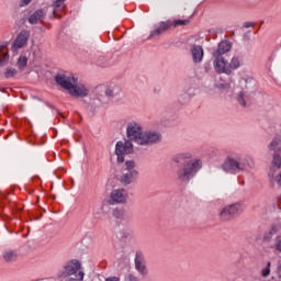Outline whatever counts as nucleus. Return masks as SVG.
Segmentation results:
<instances>
[{"label":"nucleus","mask_w":281,"mask_h":281,"mask_svg":"<svg viewBox=\"0 0 281 281\" xmlns=\"http://www.w3.org/2000/svg\"><path fill=\"white\" fill-rule=\"evenodd\" d=\"M272 165L274 168H281V157L278 154H274Z\"/></svg>","instance_id":"aec40b11"},{"label":"nucleus","mask_w":281,"mask_h":281,"mask_svg":"<svg viewBox=\"0 0 281 281\" xmlns=\"http://www.w3.org/2000/svg\"><path fill=\"white\" fill-rule=\"evenodd\" d=\"M239 212L240 206L238 204L228 205L221 211L220 218L221 221H232Z\"/></svg>","instance_id":"6e6552de"},{"label":"nucleus","mask_w":281,"mask_h":281,"mask_svg":"<svg viewBox=\"0 0 281 281\" xmlns=\"http://www.w3.org/2000/svg\"><path fill=\"white\" fill-rule=\"evenodd\" d=\"M274 249H277V251H281V237H277L274 243Z\"/></svg>","instance_id":"bb28decb"},{"label":"nucleus","mask_w":281,"mask_h":281,"mask_svg":"<svg viewBox=\"0 0 281 281\" xmlns=\"http://www.w3.org/2000/svg\"><path fill=\"white\" fill-rule=\"evenodd\" d=\"M125 170L123 175L120 177V181L123 186H131V183L137 181V177H139V172L135 169V161L127 160L125 162Z\"/></svg>","instance_id":"39448f33"},{"label":"nucleus","mask_w":281,"mask_h":281,"mask_svg":"<svg viewBox=\"0 0 281 281\" xmlns=\"http://www.w3.org/2000/svg\"><path fill=\"white\" fill-rule=\"evenodd\" d=\"M214 68L217 74H227L229 76V64L222 56H215Z\"/></svg>","instance_id":"9b49d317"},{"label":"nucleus","mask_w":281,"mask_h":281,"mask_svg":"<svg viewBox=\"0 0 281 281\" xmlns=\"http://www.w3.org/2000/svg\"><path fill=\"white\" fill-rule=\"evenodd\" d=\"M190 24V20H176L172 22V26L177 27L179 25H189Z\"/></svg>","instance_id":"4be33fe9"},{"label":"nucleus","mask_w":281,"mask_h":281,"mask_svg":"<svg viewBox=\"0 0 281 281\" xmlns=\"http://www.w3.org/2000/svg\"><path fill=\"white\" fill-rule=\"evenodd\" d=\"M105 281H120V277H110L106 278Z\"/></svg>","instance_id":"c85d7f7f"},{"label":"nucleus","mask_w":281,"mask_h":281,"mask_svg":"<svg viewBox=\"0 0 281 281\" xmlns=\"http://www.w3.org/2000/svg\"><path fill=\"white\" fill-rule=\"evenodd\" d=\"M276 146H278V139H273L269 146L270 150H276Z\"/></svg>","instance_id":"cd10ccee"},{"label":"nucleus","mask_w":281,"mask_h":281,"mask_svg":"<svg viewBox=\"0 0 281 281\" xmlns=\"http://www.w3.org/2000/svg\"><path fill=\"white\" fill-rule=\"evenodd\" d=\"M172 27V21L168 20L166 22H161L159 27L153 31L151 36H159V34H164V32H168Z\"/></svg>","instance_id":"4468645a"},{"label":"nucleus","mask_w":281,"mask_h":281,"mask_svg":"<svg viewBox=\"0 0 281 281\" xmlns=\"http://www.w3.org/2000/svg\"><path fill=\"white\" fill-rule=\"evenodd\" d=\"M244 27H254V22H245Z\"/></svg>","instance_id":"7c9ffc66"},{"label":"nucleus","mask_w":281,"mask_h":281,"mask_svg":"<svg viewBox=\"0 0 281 281\" xmlns=\"http://www.w3.org/2000/svg\"><path fill=\"white\" fill-rule=\"evenodd\" d=\"M105 95H109V97L113 95V90L108 89V90L105 91Z\"/></svg>","instance_id":"2f4dec72"},{"label":"nucleus","mask_w":281,"mask_h":281,"mask_svg":"<svg viewBox=\"0 0 281 281\" xmlns=\"http://www.w3.org/2000/svg\"><path fill=\"white\" fill-rule=\"evenodd\" d=\"M269 273H271V261H268L266 268L261 271V276L268 278Z\"/></svg>","instance_id":"412c9836"},{"label":"nucleus","mask_w":281,"mask_h":281,"mask_svg":"<svg viewBox=\"0 0 281 281\" xmlns=\"http://www.w3.org/2000/svg\"><path fill=\"white\" fill-rule=\"evenodd\" d=\"M175 161L181 165L177 171V177L180 181H189L201 170V160L192 159V154L190 153L179 154Z\"/></svg>","instance_id":"f257e3e1"},{"label":"nucleus","mask_w":281,"mask_h":281,"mask_svg":"<svg viewBox=\"0 0 281 281\" xmlns=\"http://www.w3.org/2000/svg\"><path fill=\"white\" fill-rule=\"evenodd\" d=\"M115 153L117 155V161L119 164H124V155H130V153H133V143L131 140L126 142H117Z\"/></svg>","instance_id":"423d86ee"},{"label":"nucleus","mask_w":281,"mask_h":281,"mask_svg":"<svg viewBox=\"0 0 281 281\" xmlns=\"http://www.w3.org/2000/svg\"><path fill=\"white\" fill-rule=\"evenodd\" d=\"M135 269L140 276H148V269H146V258L142 251H137L135 256Z\"/></svg>","instance_id":"9d476101"},{"label":"nucleus","mask_w":281,"mask_h":281,"mask_svg":"<svg viewBox=\"0 0 281 281\" xmlns=\"http://www.w3.org/2000/svg\"><path fill=\"white\" fill-rule=\"evenodd\" d=\"M24 5H30L32 3V0H23Z\"/></svg>","instance_id":"72a5a7b5"},{"label":"nucleus","mask_w":281,"mask_h":281,"mask_svg":"<svg viewBox=\"0 0 281 281\" xmlns=\"http://www.w3.org/2000/svg\"><path fill=\"white\" fill-rule=\"evenodd\" d=\"M127 137L140 146H148L161 139V136L155 132L142 133V127L138 124L131 123L127 126Z\"/></svg>","instance_id":"7ed1b4c3"},{"label":"nucleus","mask_w":281,"mask_h":281,"mask_svg":"<svg viewBox=\"0 0 281 281\" xmlns=\"http://www.w3.org/2000/svg\"><path fill=\"white\" fill-rule=\"evenodd\" d=\"M2 260L4 262H16V260H19V252L16 250L7 249L2 252Z\"/></svg>","instance_id":"f8f14e48"},{"label":"nucleus","mask_w":281,"mask_h":281,"mask_svg":"<svg viewBox=\"0 0 281 281\" xmlns=\"http://www.w3.org/2000/svg\"><path fill=\"white\" fill-rule=\"evenodd\" d=\"M128 280H130V281H139V278H137V277H135V276H133V274H130V276H128Z\"/></svg>","instance_id":"c756f323"},{"label":"nucleus","mask_w":281,"mask_h":281,"mask_svg":"<svg viewBox=\"0 0 281 281\" xmlns=\"http://www.w3.org/2000/svg\"><path fill=\"white\" fill-rule=\"evenodd\" d=\"M128 201V192L125 189H114L110 194V205L124 204Z\"/></svg>","instance_id":"0eeeda50"},{"label":"nucleus","mask_w":281,"mask_h":281,"mask_svg":"<svg viewBox=\"0 0 281 281\" xmlns=\"http://www.w3.org/2000/svg\"><path fill=\"white\" fill-rule=\"evenodd\" d=\"M63 14H65V0H56L54 3V16L63 19Z\"/></svg>","instance_id":"ddd939ff"},{"label":"nucleus","mask_w":281,"mask_h":281,"mask_svg":"<svg viewBox=\"0 0 281 281\" xmlns=\"http://www.w3.org/2000/svg\"><path fill=\"white\" fill-rule=\"evenodd\" d=\"M10 59V56L8 55V52H5V48L3 46H0V67H3Z\"/></svg>","instance_id":"a211bd4d"},{"label":"nucleus","mask_w":281,"mask_h":281,"mask_svg":"<svg viewBox=\"0 0 281 281\" xmlns=\"http://www.w3.org/2000/svg\"><path fill=\"white\" fill-rule=\"evenodd\" d=\"M232 49V44L227 41L221 42L218 44L217 50L214 53V56H223V54H227Z\"/></svg>","instance_id":"dca6fc26"},{"label":"nucleus","mask_w":281,"mask_h":281,"mask_svg":"<svg viewBox=\"0 0 281 281\" xmlns=\"http://www.w3.org/2000/svg\"><path fill=\"white\" fill-rule=\"evenodd\" d=\"M239 104H241V106H246L247 104L245 103V93L240 92L238 94V98H237Z\"/></svg>","instance_id":"a878e982"},{"label":"nucleus","mask_w":281,"mask_h":281,"mask_svg":"<svg viewBox=\"0 0 281 281\" xmlns=\"http://www.w3.org/2000/svg\"><path fill=\"white\" fill-rule=\"evenodd\" d=\"M5 78H14V76H16V69L14 68H9L7 69V71L4 72Z\"/></svg>","instance_id":"393cba45"},{"label":"nucleus","mask_w":281,"mask_h":281,"mask_svg":"<svg viewBox=\"0 0 281 281\" xmlns=\"http://www.w3.org/2000/svg\"><path fill=\"white\" fill-rule=\"evenodd\" d=\"M114 218H124V210L122 209H115L113 211Z\"/></svg>","instance_id":"b1692460"},{"label":"nucleus","mask_w":281,"mask_h":281,"mask_svg":"<svg viewBox=\"0 0 281 281\" xmlns=\"http://www.w3.org/2000/svg\"><path fill=\"white\" fill-rule=\"evenodd\" d=\"M191 54L193 63H201V60H203V47L196 45L192 46Z\"/></svg>","instance_id":"2eb2a0df"},{"label":"nucleus","mask_w":281,"mask_h":281,"mask_svg":"<svg viewBox=\"0 0 281 281\" xmlns=\"http://www.w3.org/2000/svg\"><path fill=\"white\" fill-rule=\"evenodd\" d=\"M43 16H45L43 10H37L29 18V23H31L32 25L41 23V21H43Z\"/></svg>","instance_id":"f3484780"},{"label":"nucleus","mask_w":281,"mask_h":281,"mask_svg":"<svg viewBox=\"0 0 281 281\" xmlns=\"http://www.w3.org/2000/svg\"><path fill=\"white\" fill-rule=\"evenodd\" d=\"M27 66V57H20L18 60V67H20V69H24V67Z\"/></svg>","instance_id":"5701e85b"},{"label":"nucleus","mask_w":281,"mask_h":281,"mask_svg":"<svg viewBox=\"0 0 281 281\" xmlns=\"http://www.w3.org/2000/svg\"><path fill=\"white\" fill-rule=\"evenodd\" d=\"M55 81L74 98H87L89 95V89L85 85H78V77L72 74L59 72L56 75Z\"/></svg>","instance_id":"f03ea898"},{"label":"nucleus","mask_w":281,"mask_h":281,"mask_svg":"<svg viewBox=\"0 0 281 281\" xmlns=\"http://www.w3.org/2000/svg\"><path fill=\"white\" fill-rule=\"evenodd\" d=\"M222 168L225 172H240L247 168H254V160L251 158H240L238 156H228Z\"/></svg>","instance_id":"20e7f679"},{"label":"nucleus","mask_w":281,"mask_h":281,"mask_svg":"<svg viewBox=\"0 0 281 281\" xmlns=\"http://www.w3.org/2000/svg\"><path fill=\"white\" fill-rule=\"evenodd\" d=\"M278 232V226H272L270 234H276Z\"/></svg>","instance_id":"473e14b6"},{"label":"nucleus","mask_w":281,"mask_h":281,"mask_svg":"<svg viewBox=\"0 0 281 281\" xmlns=\"http://www.w3.org/2000/svg\"><path fill=\"white\" fill-rule=\"evenodd\" d=\"M238 67H240V59L238 57H233L231 63L228 64L229 74L238 69Z\"/></svg>","instance_id":"6ab92c4d"},{"label":"nucleus","mask_w":281,"mask_h":281,"mask_svg":"<svg viewBox=\"0 0 281 281\" xmlns=\"http://www.w3.org/2000/svg\"><path fill=\"white\" fill-rule=\"evenodd\" d=\"M27 41H30V31H22L13 42L12 52L23 49V46L27 45Z\"/></svg>","instance_id":"1a4fd4ad"},{"label":"nucleus","mask_w":281,"mask_h":281,"mask_svg":"<svg viewBox=\"0 0 281 281\" xmlns=\"http://www.w3.org/2000/svg\"><path fill=\"white\" fill-rule=\"evenodd\" d=\"M224 89H229V83L223 85Z\"/></svg>","instance_id":"c9c22d12"},{"label":"nucleus","mask_w":281,"mask_h":281,"mask_svg":"<svg viewBox=\"0 0 281 281\" xmlns=\"http://www.w3.org/2000/svg\"><path fill=\"white\" fill-rule=\"evenodd\" d=\"M277 183H279V186H281V173H280L279 177L277 178Z\"/></svg>","instance_id":"f704fd0d"}]
</instances>
